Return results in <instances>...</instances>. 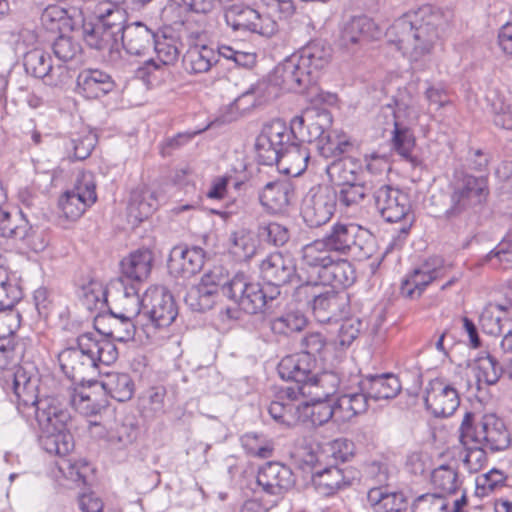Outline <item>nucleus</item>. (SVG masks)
<instances>
[{"instance_id": "obj_1", "label": "nucleus", "mask_w": 512, "mask_h": 512, "mask_svg": "<svg viewBox=\"0 0 512 512\" xmlns=\"http://www.w3.org/2000/svg\"><path fill=\"white\" fill-rule=\"evenodd\" d=\"M10 377L17 409L25 417L35 416L42 431L43 449L49 454L66 456L73 448L71 436L64 432L71 420L69 412L54 398L38 399L39 378L31 364L18 366Z\"/></svg>"}, {"instance_id": "obj_2", "label": "nucleus", "mask_w": 512, "mask_h": 512, "mask_svg": "<svg viewBox=\"0 0 512 512\" xmlns=\"http://www.w3.org/2000/svg\"><path fill=\"white\" fill-rule=\"evenodd\" d=\"M445 24L440 11L430 6L409 12L398 18L388 30L389 41L411 62L429 55L440 37Z\"/></svg>"}, {"instance_id": "obj_3", "label": "nucleus", "mask_w": 512, "mask_h": 512, "mask_svg": "<svg viewBox=\"0 0 512 512\" xmlns=\"http://www.w3.org/2000/svg\"><path fill=\"white\" fill-rule=\"evenodd\" d=\"M76 343L58 354L61 370L74 382L98 384L95 378L102 373V366L118 359L116 345L108 339H97L93 333L79 335Z\"/></svg>"}, {"instance_id": "obj_4", "label": "nucleus", "mask_w": 512, "mask_h": 512, "mask_svg": "<svg viewBox=\"0 0 512 512\" xmlns=\"http://www.w3.org/2000/svg\"><path fill=\"white\" fill-rule=\"evenodd\" d=\"M489 194L487 176L464 172L456 175L450 184L449 205L444 217L450 221L470 219L485 207Z\"/></svg>"}, {"instance_id": "obj_5", "label": "nucleus", "mask_w": 512, "mask_h": 512, "mask_svg": "<svg viewBox=\"0 0 512 512\" xmlns=\"http://www.w3.org/2000/svg\"><path fill=\"white\" fill-rule=\"evenodd\" d=\"M374 204L384 221L400 223L397 235L392 237L384 255L394 249H400L415 221L410 196L403 190L391 185H381L373 193Z\"/></svg>"}, {"instance_id": "obj_6", "label": "nucleus", "mask_w": 512, "mask_h": 512, "mask_svg": "<svg viewBox=\"0 0 512 512\" xmlns=\"http://www.w3.org/2000/svg\"><path fill=\"white\" fill-rule=\"evenodd\" d=\"M459 433L460 443L482 444L491 453L506 450L511 443L505 423L494 414H485L477 419L475 413L466 412Z\"/></svg>"}, {"instance_id": "obj_7", "label": "nucleus", "mask_w": 512, "mask_h": 512, "mask_svg": "<svg viewBox=\"0 0 512 512\" xmlns=\"http://www.w3.org/2000/svg\"><path fill=\"white\" fill-rule=\"evenodd\" d=\"M322 238L336 256H350L358 261L371 258L375 250L374 239L353 223L337 222Z\"/></svg>"}, {"instance_id": "obj_8", "label": "nucleus", "mask_w": 512, "mask_h": 512, "mask_svg": "<svg viewBox=\"0 0 512 512\" xmlns=\"http://www.w3.org/2000/svg\"><path fill=\"white\" fill-rule=\"evenodd\" d=\"M305 120L297 116L292 120L291 128H288L283 121L275 120L266 123L257 136L255 150L258 161L263 165H273L281 158V153L290 145L291 139L297 138V127L303 128Z\"/></svg>"}, {"instance_id": "obj_9", "label": "nucleus", "mask_w": 512, "mask_h": 512, "mask_svg": "<svg viewBox=\"0 0 512 512\" xmlns=\"http://www.w3.org/2000/svg\"><path fill=\"white\" fill-rule=\"evenodd\" d=\"M224 17L226 24L235 32L271 37L279 29L278 23L269 14H260L248 6L233 5L227 9Z\"/></svg>"}, {"instance_id": "obj_10", "label": "nucleus", "mask_w": 512, "mask_h": 512, "mask_svg": "<svg viewBox=\"0 0 512 512\" xmlns=\"http://www.w3.org/2000/svg\"><path fill=\"white\" fill-rule=\"evenodd\" d=\"M23 61L26 73L41 79L46 85L60 87L72 78L67 65H53L50 54L42 49L35 48L26 52Z\"/></svg>"}, {"instance_id": "obj_11", "label": "nucleus", "mask_w": 512, "mask_h": 512, "mask_svg": "<svg viewBox=\"0 0 512 512\" xmlns=\"http://www.w3.org/2000/svg\"><path fill=\"white\" fill-rule=\"evenodd\" d=\"M21 315L14 308L0 309V369L16 365L24 355V343L15 341Z\"/></svg>"}, {"instance_id": "obj_12", "label": "nucleus", "mask_w": 512, "mask_h": 512, "mask_svg": "<svg viewBox=\"0 0 512 512\" xmlns=\"http://www.w3.org/2000/svg\"><path fill=\"white\" fill-rule=\"evenodd\" d=\"M337 196L327 187H313L306 194L301 216L310 228H318L332 218L336 208Z\"/></svg>"}, {"instance_id": "obj_13", "label": "nucleus", "mask_w": 512, "mask_h": 512, "mask_svg": "<svg viewBox=\"0 0 512 512\" xmlns=\"http://www.w3.org/2000/svg\"><path fill=\"white\" fill-rule=\"evenodd\" d=\"M232 291L229 300L236 303L240 309L249 314H256L267 305L268 300H273L276 294L265 292L259 283L250 282L243 273L234 275V282L229 289Z\"/></svg>"}, {"instance_id": "obj_14", "label": "nucleus", "mask_w": 512, "mask_h": 512, "mask_svg": "<svg viewBox=\"0 0 512 512\" xmlns=\"http://www.w3.org/2000/svg\"><path fill=\"white\" fill-rule=\"evenodd\" d=\"M309 405L299 396L294 387L283 388L268 406L270 416L278 423L292 426L305 421Z\"/></svg>"}, {"instance_id": "obj_15", "label": "nucleus", "mask_w": 512, "mask_h": 512, "mask_svg": "<svg viewBox=\"0 0 512 512\" xmlns=\"http://www.w3.org/2000/svg\"><path fill=\"white\" fill-rule=\"evenodd\" d=\"M97 200L96 184L92 174H83L72 190L66 191L59 199V207L66 218L78 219Z\"/></svg>"}, {"instance_id": "obj_16", "label": "nucleus", "mask_w": 512, "mask_h": 512, "mask_svg": "<svg viewBox=\"0 0 512 512\" xmlns=\"http://www.w3.org/2000/svg\"><path fill=\"white\" fill-rule=\"evenodd\" d=\"M273 81L281 88L297 93L316 87L314 76L303 67L296 54L287 57L275 67Z\"/></svg>"}, {"instance_id": "obj_17", "label": "nucleus", "mask_w": 512, "mask_h": 512, "mask_svg": "<svg viewBox=\"0 0 512 512\" xmlns=\"http://www.w3.org/2000/svg\"><path fill=\"white\" fill-rule=\"evenodd\" d=\"M262 279L273 286L272 291L279 295V287L287 285L298 278L294 259L281 252L266 256L259 265Z\"/></svg>"}, {"instance_id": "obj_18", "label": "nucleus", "mask_w": 512, "mask_h": 512, "mask_svg": "<svg viewBox=\"0 0 512 512\" xmlns=\"http://www.w3.org/2000/svg\"><path fill=\"white\" fill-rule=\"evenodd\" d=\"M5 238L21 241L24 245L35 252H40L47 246L44 232L38 227L30 225L22 211L15 214L8 213L0 230Z\"/></svg>"}, {"instance_id": "obj_19", "label": "nucleus", "mask_w": 512, "mask_h": 512, "mask_svg": "<svg viewBox=\"0 0 512 512\" xmlns=\"http://www.w3.org/2000/svg\"><path fill=\"white\" fill-rule=\"evenodd\" d=\"M147 308L143 315L147 316L156 328L168 327L176 319L178 309L172 294L163 286L146 290Z\"/></svg>"}, {"instance_id": "obj_20", "label": "nucleus", "mask_w": 512, "mask_h": 512, "mask_svg": "<svg viewBox=\"0 0 512 512\" xmlns=\"http://www.w3.org/2000/svg\"><path fill=\"white\" fill-rule=\"evenodd\" d=\"M424 402L435 417L452 415L460 404L458 391L444 380H431L425 390Z\"/></svg>"}, {"instance_id": "obj_21", "label": "nucleus", "mask_w": 512, "mask_h": 512, "mask_svg": "<svg viewBox=\"0 0 512 512\" xmlns=\"http://www.w3.org/2000/svg\"><path fill=\"white\" fill-rule=\"evenodd\" d=\"M257 485L268 495L280 497L295 485L293 471L280 462H267L257 474Z\"/></svg>"}, {"instance_id": "obj_22", "label": "nucleus", "mask_w": 512, "mask_h": 512, "mask_svg": "<svg viewBox=\"0 0 512 512\" xmlns=\"http://www.w3.org/2000/svg\"><path fill=\"white\" fill-rule=\"evenodd\" d=\"M447 272L441 258H431L422 264L402 282L401 294L408 298H418L433 281L442 278Z\"/></svg>"}, {"instance_id": "obj_23", "label": "nucleus", "mask_w": 512, "mask_h": 512, "mask_svg": "<svg viewBox=\"0 0 512 512\" xmlns=\"http://www.w3.org/2000/svg\"><path fill=\"white\" fill-rule=\"evenodd\" d=\"M205 260V252L201 247L178 245L172 248L167 267L169 273L175 277L189 278L198 273Z\"/></svg>"}, {"instance_id": "obj_24", "label": "nucleus", "mask_w": 512, "mask_h": 512, "mask_svg": "<svg viewBox=\"0 0 512 512\" xmlns=\"http://www.w3.org/2000/svg\"><path fill=\"white\" fill-rule=\"evenodd\" d=\"M348 310L349 295L333 288L322 289L312 309L314 317L321 323L337 321L345 317Z\"/></svg>"}, {"instance_id": "obj_25", "label": "nucleus", "mask_w": 512, "mask_h": 512, "mask_svg": "<svg viewBox=\"0 0 512 512\" xmlns=\"http://www.w3.org/2000/svg\"><path fill=\"white\" fill-rule=\"evenodd\" d=\"M94 325L101 335L118 342L133 340L136 331L132 318L117 313L111 308L108 309L107 313H99L95 317Z\"/></svg>"}, {"instance_id": "obj_26", "label": "nucleus", "mask_w": 512, "mask_h": 512, "mask_svg": "<svg viewBox=\"0 0 512 512\" xmlns=\"http://www.w3.org/2000/svg\"><path fill=\"white\" fill-rule=\"evenodd\" d=\"M278 373L284 380L295 382V389L309 381L316 369V359L307 354H292L281 359Z\"/></svg>"}, {"instance_id": "obj_27", "label": "nucleus", "mask_w": 512, "mask_h": 512, "mask_svg": "<svg viewBox=\"0 0 512 512\" xmlns=\"http://www.w3.org/2000/svg\"><path fill=\"white\" fill-rule=\"evenodd\" d=\"M154 262V256L149 249H138L122 259L120 262L121 277L124 282L136 284L140 287L141 283L146 281L151 273Z\"/></svg>"}, {"instance_id": "obj_28", "label": "nucleus", "mask_w": 512, "mask_h": 512, "mask_svg": "<svg viewBox=\"0 0 512 512\" xmlns=\"http://www.w3.org/2000/svg\"><path fill=\"white\" fill-rule=\"evenodd\" d=\"M339 383V377L333 372H314L309 381L299 385L296 391L301 399L307 402L327 400L337 392Z\"/></svg>"}, {"instance_id": "obj_29", "label": "nucleus", "mask_w": 512, "mask_h": 512, "mask_svg": "<svg viewBox=\"0 0 512 512\" xmlns=\"http://www.w3.org/2000/svg\"><path fill=\"white\" fill-rule=\"evenodd\" d=\"M336 257L323 238L316 239L301 249V263L309 274L317 278Z\"/></svg>"}, {"instance_id": "obj_30", "label": "nucleus", "mask_w": 512, "mask_h": 512, "mask_svg": "<svg viewBox=\"0 0 512 512\" xmlns=\"http://www.w3.org/2000/svg\"><path fill=\"white\" fill-rule=\"evenodd\" d=\"M80 92L88 99H97L110 93L115 88L112 77L99 69H87L77 77Z\"/></svg>"}, {"instance_id": "obj_31", "label": "nucleus", "mask_w": 512, "mask_h": 512, "mask_svg": "<svg viewBox=\"0 0 512 512\" xmlns=\"http://www.w3.org/2000/svg\"><path fill=\"white\" fill-rule=\"evenodd\" d=\"M360 390L375 401L395 398L401 391V383L394 374L369 375L360 381Z\"/></svg>"}, {"instance_id": "obj_32", "label": "nucleus", "mask_w": 512, "mask_h": 512, "mask_svg": "<svg viewBox=\"0 0 512 512\" xmlns=\"http://www.w3.org/2000/svg\"><path fill=\"white\" fill-rule=\"evenodd\" d=\"M303 67L314 76L315 85L318 82L320 71L328 65L332 57V49L322 41H313L296 53Z\"/></svg>"}, {"instance_id": "obj_33", "label": "nucleus", "mask_w": 512, "mask_h": 512, "mask_svg": "<svg viewBox=\"0 0 512 512\" xmlns=\"http://www.w3.org/2000/svg\"><path fill=\"white\" fill-rule=\"evenodd\" d=\"M119 39L129 54L142 55L154 45L156 34L145 24L135 22L126 26Z\"/></svg>"}, {"instance_id": "obj_34", "label": "nucleus", "mask_w": 512, "mask_h": 512, "mask_svg": "<svg viewBox=\"0 0 512 512\" xmlns=\"http://www.w3.org/2000/svg\"><path fill=\"white\" fill-rule=\"evenodd\" d=\"M374 22L367 16L352 17L344 23L339 37V44L345 49L361 44L363 41L374 37Z\"/></svg>"}, {"instance_id": "obj_35", "label": "nucleus", "mask_w": 512, "mask_h": 512, "mask_svg": "<svg viewBox=\"0 0 512 512\" xmlns=\"http://www.w3.org/2000/svg\"><path fill=\"white\" fill-rule=\"evenodd\" d=\"M220 57L219 47L214 50L206 44L191 45L184 55L183 62L188 73L200 74L208 72Z\"/></svg>"}, {"instance_id": "obj_36", "label": "nucleus", "mask_w": 512, "mask_h": 512, "mask_svg": "<svg viewBox=\"0 0 512 512\" xmlns=\"http://www.w3.org/2000/svg\"><path fill=\"white\" fill-rule=\"evenodd\" d=\"M324 286L335 288L349 287L356 279L353 265L340 256H336L317 278Z\"/></svg>"}, {"instance_id": "obj_37", "label": "nucleus", "mask_w": 512, "mask_h": 512, "mask_svg": "<svg viewBox=\"0 0 512 512\" xmlns=\"http://www.w3.org/2000/svg\"><path fill=\"white\" fill-rule=\"evenodd\" d=\"M367 500L374 512H403L408 506L402 492L390 491L388 487H371Z\"/></svg>"}, {"instance_id": "obj_38", "label": "nucleus", "mask_w": 512, "mask_h": 512, "mask_svg": "<svg viewBox=\"0 0 512 512\" xmlns=\"http://www.w3.org/2000/svg\"><path fill=\"white\" fill-rule=\"evenodd\" d=\"M291 186L284 181L267 183L259 194V201L271 213H279L290 204Z\"/></svg>"}, {"instance_id": "obj_39", "label": "nucleus", "mask_w": 512, "mask_h": 512, "mask_svg": "<svg viewBox=\"0 0 512 512\" xmlns=\"http://www.w3.org/2000/svg\"><path fill=\"white\" fill-rule=\"evenodd\" d=\"M153 47L157 55V60L150 59L145 62V66L142 69L145 74H151L157 71L160 69L161 65H174L178 61L180 50L174 38L167 37L166 35L162 37L156 36Z\"/></svg>"}, {"instance_id": "obj_40", "label": "nucleus", "mask_w": 512, "mask_h": 512, "mask_svg": "<svg viewBox=\"0 0 512 512\" xmlns=\"http://www.w3.org/2000/svg\"><path fill=\"white\" fill-rule=\"evenodd\" d=\"M82 36L86 44L96 50H109L110 54H119L118 41L107 31L105 26L98 21L84 22Z\"/></svg>"}, {"instance_id": "obj_41", "label": "nucleus", "mask_w": 512, "mask_h": 512, "mask_svg": "<svg viewBox=\"0 0 512 512\" xmlns=\"http://www.w3.org/2000/svg\"><path fill=\"white\" fill-rule=\"evenodd\" d=\"M158 207L157 195L146 185L132 190L129 200V213L139 221L149 217Z\"/></svg>"}, {"instance_id": "obj_42", "label": "nucleus", "mask_w": 512, "mask_h": 512, "mask_svg": "<svg viewBox=\"0 0 512 512\" xmlns=\"http://www.w3.org/2000/svg\"><path fill=\"white\" fill-rule=\"evenodd\" d=\"M309 159V149L299 141H292L283 150L281 158L276 164L284 165L287 174L297 176L306 170Z\"/></svg>"}, {"instance_id": "obj_43", "label": "nucleus", "mask_w": 512, "mask_h": 512, "mask_svg": "<svg viewBox=\"0 0 512 512\" xmlns=\"http://www.w3.org/2000/svg\"><path fill=\"white\" fill-rule=\"evenodd\" d=\"M102 389L119 402L130 400L134 394V382L129 374L108 372L100 381Z\"/></svg>"}, {"instance_id": "obj_44", "label": "nucleus", "mask_w": 512, "mask_h": 512, "mask_svg": "<svg viewBox=\"0 0 512 512\" xmlns=\"http://www.w3.org/2000/svg\"><path fill=\"white\" fill-rule=\"evenodd\" d=\"M478 383L495 385L503 376L501 356L484 351L474 360Z\"/></svg>"}, {"instance_id": "obj_45", "label": "nucleus", "mask_w": 512, "mask_h": 512, "mask_svg": "<svg viewBox=\"0 0 512 512\" xmlns=\"http://www.w3.org/2000/svg\"><path fill=\"white\" fill-rule=\"evenodd\" d=\"M118 283L122 287V293L117 299V303L120 307L118 313H122L129 318L138 316L144 309L147 308L146 293L143 298L140 297V287L136 284H128L123 279H118Z\"/></svg>"}, {"instance_id": "obj_46", "label": "nucleus", "mask_w": 512, "mask_h": 512, "mask_svg": "<svg viewBox=\"0 0 512 512\" xmlns=\"http://www.w3.org/2000/svg\"><path fill=\"white\" fill-rule=\"evenodd\" d=\"M330 180L338 186L354 183L360 178V166L350 157H340L326 167Z\"/></svg>"}, {"instance_id": "obj_47", "label": "nucleus", "mask_w": 512, "mask_h": 512, "mask_svg": "<svg viewBox=\"0 0 512 512\" xmlns=\"http://www.w3.org/2000/svg\"><path fill=\"white\" fill-rule=\"evenodd\" d=\"M312 481L317 492L324 496L332 495L343 486L349 484L343 475V471L337 466H331L316 472L313 475Z\"/></svg>"}, {"instance_id": "obj_48", "label": "nucleus", "mask_w": 512, "mask_h": 512, "mask_svg": "<svg viewBox=\"0 0 512 512\" xmlns=\"http://www.w3.org/2000/svg\"><path fill=\"white\" fill-rule=\"evenodd\" d=\"M78 298L87 310L102 312L107 304V290L101 282L90 280L79 288Z\"/></svg>"}, {"instance_id": "obj_49", "label": "nucleus", "mask_w": 512, "mask_h": 512, "mask_svg": "<svg viewBox=\"0 0 512 512\" xmlns=\"http://www.w3.org/2000/svg\"><path fill=\"white\" fill-rule=\"evenodd\" d=\"M391 143L395 152L411 163L412 166L415 167L419 164L418 158L413 156V150L415 147V138L413 133L407 127L399 125L397 121L394 122Z\"/></svg>"}, {"instance_id": "obj_50", "label": "nucleus", "mask_w": 512, "mask_h": 512, "mask_svg": "<svg viewBox=\"0 0 512 512\" xmlns=\"http://www.w3.org/2000/svg\"><path fill=\"white\" fill-rule=\"evenodd\" d=\"M331 123V113L327 110H323L322 112L317 114V119L315 121L310 122L306 127L303 125V128L297 127V138L296 140L304 143L307 142L309 144L317 146L327 134L326 126Z\"/></svg>"}, {"instance_id": "obj_51", "label": "nucleus", "mask_w": 512, "mask_h": 512, "mask_svg": "<svg viewBox=\"0 0 512 512\" xmlns=\"http://www.w3.org/2000/svg\"><path fill=\"white\" fill-rule=\"evenodd\" d=\"M232 282H234V276L230 277L229 273L221 266L214 267L212 270L205 273L200 281L207 290L213 292V296L216 298L219 294L229 298L232 292L229 291L232 287Z\"/></svg>"}, {"instance_id": "obj_52", "label": "nucleus", "mask_w": 512, "mask_h": 512, "mask_svg": "<svg viewBox=\"0 0 512 512\" xmlns=\"http://www.w3.org/2000/svg\"><path fill=\"white\" fill-rule=\"evenodd\" d=\"M229 250L240 261L249 260L256 252V242L252 233L239 229L230 234Z\"/></svg>"}, {"instance_id": "obj_53", "label": "nucleus", "mask_w": 512, "mask_h": 512, "mask_svg": "<svg viewBox=\"0 0 512 512\" xmlns=\"http://www.w3.org/2000/svg\"><path fill=\"white\" fill-rule=\"evenodd\" d=\"M431 483L439 494L446 495L454 494L459 488V480L457 471L448 466L440 465L431 473Z\"/></svg>"}, {"instance_id": "obj_54", "label": "nucleus", "mask_w": 512, "mask_h": 512, "mask_svg": "<svg viewBox=\"0 0 512 512\" xmlns=\"http://www.w3.org/2000/svg\"><path fill=\"white\" fill-rule=\"evenodd\" d=\"M307 323L306 317L299 311H290L270 320V329L276 335L288 336L301 331Z\"/></svg>"}, {"instance_id": "obj_55", "label": "nucleus", "mask_w": 512, "mask_h": 512, "mask_svg": "<svg viewBox=\"0 0 512 512\" xmlns=\"http://www.w3.org/2000/svg\"><path fill=\"white\" fill-rule=\"evenodd\" d=\"M351 147L352 143L345 135L328 131L325 137L320 140L317 150L324 158L337 159L348 152Z\"/></svg>"}, {"instance_id": "obj_56", "label": "nucleus", "mask_w": 512, "mask_h": 512, "mask_svg": "<svg viewBox=\"0 0 512 512\" xmlns=\"http://www.w3.org/2000/svg\"><path fill=\"white\" fill-rule=\"evenodd\" d=\"M245 451L252 456L269 458L273 452L272 442L263 434L247 432L240 438Z\"/></svg>"}, {"instance_id": "obj_57", "label": "nucleus", "mask_w": 512, "mask_h": 512, "mask_svg": "<svg viewBox=\"0 0 512 512\" xmlns=\"http://www.w3.org/2000/svg\"><path fill=\"white\" fill-rule=\"evenodd\" d=\"M216 297L213 296L211 290H207L200 282L189 288L184 301L191 310L203 312L211 309L215 302Z\"/></svg>"}, {"instance_id": "obj_58", "label": "nucleus", "mask_w": 512, "mask_h": 512, "mask_svg": "<svg viewBox=\"0 0 512 512\" xmlns=\"http://www.w3.org/2000/svg\"><path fill=\"white\" fill-rule=\"evenodd\" d=\"M257 233L262 241L276 247L285 245L290 238L288 228L277 222L261 223L258 226Z\"/></svg>"}, {"instance_id": "obj_59", "label": "nucleus", "mask_w": 512, "mask_h": 512, "mask_svg": "<svg viewBox=\"0 0 512 512\" xmlns=\"http://www.w3.org/2000/svg\"><path fill=\"white\" fill-rule=\"evenodd\" d=\"M55 57L65 65L80 56L82 48L79 42L68 35L58 36L52 44Z\"/></svg>"}, {"instance_id": "obj_60", "label": "nucleus", "mask_w": 512, "mask_h": 512, "mask_svg": "<svg viewBox=\"0 0 512 512\" xmlns=\"http://www.w3.org/2000/svg\"><path fill=\"white\" fill-rule=\"evenodd\" d=\"M506 476L503 471L491 469L487 473L476 477V494L481 497L488 496L505 485Z\"/></svg>"}, {"instance_id": "obj_61", "label": "nucleus", "mask_w": 512, "mask_h": 512, "mask_svg": "<svg viewBox=\"0 0 512 512\" xmlns=\"http://www.w3.org/2000/svg\"><path fill=\"white\" fill-rule=\"evenodd\" d=\"M369 322L359 317L345 318L339 328L338 342L341 346H350L361 332L367 329Z\"/></svg>"}, {"instance_id": "obj_62", "label": "nucleus", "mask_w": 512, "mask_h": 512, "mask_svg": "<svg viewBox=\"0 0 512 512\" xmlns=\"http://www.w3.org/2000/svg\"><path fill=\"white\" fill-rule=\"evenodd\" d=\"M487 260L493 267H502L508 269L512 267V232L486 256Z\"/></svg>"}, {"instance_id": "obj_63", "label": "nucleus", "mask_w": 512, "mask_h": 512, "mask_svg": "<svg viewBox=\"0 0 512 512\" xmlns=\"http://www.w3.org/2000/svg\"><path fill=\"white\" fill-rule=\"evenodd\" d=\"M69 402L76 411L84 416L96 415L102 409V405L83 390L73 389L69 394Z\"/></svg>"}, {"instance_id": "obj_64", "label": "nucleus", "mask_w": 512, "mask_h": 512, "mask_svg": "<svg viewBox=\"0 0 512 512\" xmlns=\"http://www.w3.org/2000/svg\"><path fill=\"white\" fill-rule=\"evenodd\" d=\"M448 507L447 498L439 493L418 496L412 504V512H443Z\"/></svg>"}]
</instances>
